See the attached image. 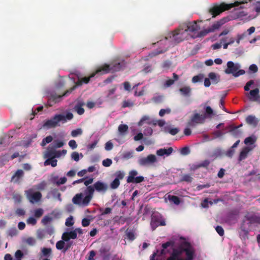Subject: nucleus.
<instances>
[{
    "instance_id": "nucleus-40",
    "label": "nucleus",
    "mask_w": 260,
    "mask_h": 260,
    "mask_svg": "<svg viewBox=\"0 0 260 260\" xmlns=\"http://www.w3.org/2000/svg\"><path fill=\"white\" fill-rule=\"evenodd\" d=\"M41 252L43 256H47L51 254L52 250L50 248L44 247L42 249Z\"/></svg>"
},
{
    "instance_id": "nucleus-51",
    "label": "nucleus",
    "mask_w": 260,
    "mask_h": 260,
    "mask_svg": "<svg viewBox=\"0 0 260 260\" xmlns=\"http://www.w3.org/2000/svg\"><path fill=\"white\" fill-rule=\"evenodd\" d=\"M150 118L148 116H144L138 122L139 126H142L145 121H150Z\"/></svg>"
},
{
    "instance_id": "nucleus-3",
    "label": "nucleus",
    "mask_w": 260,
    "mask_h": 260,
    "mask_svg": "<svg viewBox=\"0 0 260 260\" xmlns=\"http://www.w3.org/2000/svg\"><path fill=\"white\" fill-rule=\"evenodd\" d=\"M92 185L86 187L83 192L77 193L72 199V202L81 207L87 206L92 199L94 193Z\"/></svg>"
},
{
    "instance_id": "nucleus-17",
    "label": "nucleus",
    "mask_w": 260,
    "mask_h": 260,
    "mask_svg": "<svg viewBox=\"0 0 260 260\" xmlns=\"http://www.w3.org/2000/svg\"><path fill=\"white\" fill-rule=\"evenodd\" d=\"M245 218L250 224L255 223L260 224V215L248 213L245 216Z\"/></svg>"
},
{
    "instance_id": "nucleus-43",
    "label": "nucleus",
    "mask_w": 260,
    "mask_h": 260,
    "mask_svg": "<svg viewBox=\"0 0 260 260\" xmlns=\"http://www.w3.org/2000/svg\"><path fill=\"white\" fill-rule=\"evenodd\" d=\"M120 185V181L118 179H114L111 183L110 187L112 189H116Z\"/></svg>"
},
{
    "instance_id": "nucleus-62",
    "label": "nucleus",
    "mask_w": 260,
    "mask_h": 260,
    "mask_svg": "<svg viewBox=\"0 0 260 260\" xmlns=\"http://www.w3.org/2000/svg\"><path fill=\"white\" fill-rule=\"evenodd\" d=\"M235 153V150L234 149L231 147L225 153L226 156L232 157L234 154Z\"/></svg>"
},
{
    "instance_id": "nucleus-15",
    "label": "nucleus",
    "mask_w": 260,
    "mask_h": 260,
    "mask_svg": "<svg viewBox=\"0 0 260 260\" xmlns=\"http://www.w3.org/2000/svg\"><path fill=\"white\" fill-rule=\"evenodd\" d=\"M94 191L96 190L97 192L105 193L108 189V185L107 183L102 182L101 181H98L95 182L92 185Z\"/></svg>"
},
{
    "instance_id": "nucleus-21",
    "label": "nucleus",
    "mask_w": 260,
    "mask_h": 260,
    "mask_svg": "<svg viewBox=\"0 0 260 260\" xmlns=\"http://www.w3.org/2000/svg\"><path fill=\"white\" fill-rule=\"evenodd\" d=\"M173 151V149L172 147H169L168 149L161 148L157 150L156 154L160 156H162L164 155L168 156L172 153Z\"/></svg>"
},
{
    "instance_id": "nucleus-28",
    "label": "nucleus",
    "mask_w": 260,
    "mask_h": 260,
    "mask_svg": "<svg viewBox=\"0 0 260 260\" xmlns=\"http://www.w3.org/2000/svg\"><path fill=\"white\" fill-rule=\"evenodd\" d=\"M173 79H169L166 80L165 85L166 87H169L174 83L175 81H177L179 79L178 76L175 73L173 74Z\"/></svg>"
},
{
    "instance_id": "nucleus-12",
    "label": "nucleus",
    "mask_w": 260,
    "mask_h": 260,
    "mask_svg": "<svg viewBox=\"0 0 260 260\" xmlns=\"http://www.w3.org/2000/svg\"><path fill=\"white\" fill-rule=\"evenodd\" d=\"M150 225L152 231H154L159 226L166 225V221L159 215H154L152 216Z\"/></svg>"
},
{
    "instance_id": "nucleus-45",
    "label": "nucleus",
    "mask_w": 260,
    "mask_h": 260,
    "mask_svg": "<svg viewBox=\"0 0 260 260\" xmlns=\"http://www.w3.org/2000/svg\"><path fill=\"white\" fill-rule=\"evenodd\" d=\"M82 132L81 128H77L72 131L71 136L73 137H76L78 135H81L82 134Z\"/></svg>"
},
{
    "instance_id": "nucleus-56",
    "label": "nucleus",
    "mask_w": 260,
    "mask_h": 260,
    "mask_svg": "<svg viewBox=\"0 0 260 260\" xmlns=\"http://www.w3.org/2000/svg\"><path fill=\"white\" fill-rule=\"evenodd\" d=\"M27 224L35 225L37 223V220L33 217H29L26 220Z\"/></svg>"
},
{
    "instance_id": "nucleus-30",
    "label": "nucleus",
    "mask_w": 260,
    "mask_h": 260,
    "mask_svg": "<svg viewBox=\"0 0 260 260\" xmlns=\"http://www.w3.org/2000/svg\"><path fill=\"white\" fill-rule=\"evenodd\" d=\"M168 199L170 202L176 205H178L180 203L179 198L176 196L169 194L168 196Z\"/></svg>"
},
{
    "instance_id": "nucleus-36",
    "label": "nucleus",
    "mask_w": 260,
    "mask_h": 260,
    "mask_svg": "<svg viewBox=\"0 0 260 260\" xmlns=\"http://www.w3.org/2000/svg\"><path fill=\"white\" fill-rule=\"evenodd\" d=\"M45 156L49 159L55 158V150L54 149H48L45 154Z\"/></svg>"
},
{
    "instance_id": "nucleus-13",
    "label": "nucleus",
    "mask_w": 260,
    "mask_h": 260,
    "mask_svg": "<svg viewBox=\"0 0 260 260\" xmlns=\"http://www.w3.org/2000/svg\"><path fill=\"white\" fill-rule=\"evenodd\" d=\"M157 161L156 157L154 154H149L147 157L140 158L138 162L140 166H146L151 165Z\"/></svg>"
},
{
    "instance_id": "nucleus-29",
    "label": "nucleus",
    "mask_w": 260,
    "mask_h": 260,
    "mask_svg": "<svg viewBox=\"0 0 260 260\" xmlns=\"http://www.w3.org/2000/svg\"><path fill=\"white\" fill-rule=\"evenodd\" d=\"M193 178L191 175L188 174H183L180 178L181 182L190 183L192 181Z\"/></svg>"
},
{
    "instance_id": "nucleus-23",
    "label": "nucleus",
    "mask_w": 260,
    "mask_h": 260,
    "mask_svg": "<svg viewBox=\"0 0 260 260\" xmlns=\"http://www.w3.org/2000/svg\"><path fill=\"white\" fill-rule=\"evenodd\" d=\"M245 120L247 124L251 125L254 127H256L257 126L258 122V119L253 115H248L246 118Z\"/></svg>"
},
{
    "instance_id": "nucleus-27",
    "label": "nucleus",
    "mask_w": 260,
    "mask_h": 260,
    "mask_svg": "<svg viewBox=\"0 0 260 260\" xmlns=\"http://www.w3.org/2000/svg\"><path fill=\"white\" fill-rule=\"evenodd\" d=\"M223 23L224 22H223L222 20L216 22V23H214L210 27H209V31H210L211 32L215 31L216 30L218 29Z\"/></svg>"
},
{
    "instance_id": "nucleus-57",
    "label": "nucleus",
    "mask_w": 260,
    "mask_h": 260,
    "mask_svg": "<svg viewBox=\"0 0 260 260\" xmlns=\"http://www.w3.org/2000/svg\"><path fill=\"white\" fill-rule=\"evenodd\" d=\"M113 148V143L110 142L108 141L105 144V149L107 151H110L112 150Z\"/></svg>"
},
{
    "instance_id": "nucleus-20",
    "label": "nucleus",
    "mask_w": 260,
    "mask_h": 260,
    "mask_svg": "<svg viewBox=\"0 0 260 260\" xmlns=\"http://www.w3.org/2000/svg\"><path fill=\"white\" fill-rule=\"evenodd\" d=\"M259 89L257 88L250 90L249 93V95L248 96L249 100L251 101H257L259 98Z\"/></svg>"
},
{
    "instance_id": "nucleus-52",
    "label": "nucleus",
    "mask_w": 260,
    "mask_h": 260,
    "mask_svg": "<svg viewBox=\"0 0 260 260\" xmlns=\"http://www.w3.org/2000/svg\"><path fill=\"white\" fill-rule=\"evenodd\" d=\"M112 164V161L110 158H106L103 160L102 165L106 167H109Z\"/></svg>"
},
{
    "instance_id": "nucleus-38",
    "label": "nucleus",
    "mask_w": 260,
    "mask_h": 260,
    "mask_svg": "<svg viewBox=\"0 0 260 260\" xmlns=\"http://www.w3.org/2000/svg\"><path fill=\"white\" fill-rule=\"evenodd\" d=\"M65 241L62 240L58 241L56 243V248L58 250H63L65 246Z\"/></svg>"
},
{
    "instance_id": "nucleus-1",
    "label": "nucleus",
    "mask_w": 260,
    "mask_h": 260,
    "mask_svg": "<svg viewBox=\"0 0 260 260\" xmlns=\"http://www.w3.org/2000/svg\"><path fill=\"white\" fill-rule=\"evenodd\" d=\"M108 72V67H105L103 69L98 68L94 73H92L89 76L84 77L81 79H79L78 81L76 83L75 85L73 87H71L70 89L67 90L65 91L62 95H56V94H51L49 97L47 105L49 107L52 106L54 104L59 102L61 101V99L62 96H65L68 95L69 94L71 93L75 89L76 86H79L82 85L83 83L87 84L89 83L90 79L93 77L96 74H107Z\"/></svg>"
},
{
    "instance_id": "nucleus-44",
    "label": "nucleus",
    "mask_w": 260,
    "mask_h": 260,
    "mask_svg": "<svg viewBox=\"0 0 260 260\" xmlns=\"http://www.w3.org/2000/svg\"><path fill=\"white\" fill-rule=\"evenodd\" d=\"M13 199L15 203H20L22 201V196L18 193L13 194Z\"/></svg>"
},
{
    "instance_id": "nucleus-5",
    "label": "nucleus",
    "mask_w": 260,
    "mask_h": 260,
    "mask_svg": "<svg viewBox=\"0 0 260 260\" xmlns=\"http://www.w3.org/2000/svg\"><path fill=\"white\" fill-rule=\"evenodd\" d=\"M238 5V2L229 4L224 3H222L220 4H214L213 7L209 9V12L212 15V17H215L224 11L229 10Z\"/></svg>"
},
{
    "instance_id": "nucleus-4",
    "label": "nucleus",
    "mask_w": 260,
    "mask_h": 260,
    "mask_svg": "<svg viewBox=\"0 0 260 260\" xmlns=\"http://www.w3.org/2000/svg\"><path fill=\"white\" fill-rule=\"evenodd\" d=\"M73 117V114L71 112H68L65 115L61 114H55L51 118L45 122L44 126L48 128L59 126L60 122L64 123L68 120L72 119Z\"/></svg>"
},
{
    "instance_id": "nucleus-10",
    "label": "nucleus",
    "mask_w": 260,
    "mask_h": 260,
    "mask_svg": "<svg viewBox=\"0 0 260 260\" xmlns=\"http://www.w3.org/2000/svg\"><path fill=\"white\" fill-rule=\"evenodd\" d=\"M25 195L29 202L32 204H34L40 201L42 197L40 192H34L32 188H30L25 190Z\"/></svg>"
},
{
    "instance_id": "nucleus-14",
    "label": "nucleus",
    "mask_w": 260,
    "mask_h": 260,
    "mask_svg": "<svg viewBox=\"0 0 260 260\" xmlns=\"http://www.w3.org/2000/svg\"><path fill=\"white\" fill-rule=\"evenodd\" d=\"M137 175L138 172L137 171L132 170L130 171L129 173V176L127 178V182L139 183L143 182L144 180V178L142 176L135 177Z\"/></svg>"
},
{
    "instance_id": "nucleus-54",
    "label": "nucleus",
    "mask_w": 260,
    "mask_h": 260,
    "mask_svg": "<svg viewBox=\"0 0 260 260\" xmlns=\"http://www.w3.org/2000/svg\"><path fill=\"white\" fill-rule=\"evenodd\" d=\"M53 144L54 148H57L62 147L64 143L62 141L56 140L54 141Z\"/></svg>"
},
{
    "instance_id": "nucleus-34",
    "label": "nucleus",
    "mask_w": 260,
    "mask_h": 260,
    "mask_svg": "<svg viewBox=\"0 0 260 260\" xmlns=\"http://www.w3.org/2000/svg\"><path fill=\"white\" fill-rule=\"evenodd\" d=\"M210 32H211V31H209V28H208L207 29H205L203 30L199 31L197 35L193 37V38H196L204 37Z\"/></svg>"
},
{
    "instance_id": "nucleus-39",
    "label": "nucleus",
    "mask_w": 260,
    "mask_h": 260,
    "mask_svg": "<svg viewBox=\"0 0 260 260\" xmlns=\"http://www.w3.org/2000/svg\"><path fill=\"white\" fill-rule=\"evenodd\" d=\"M34 213L35 217L39 218L43 215L44 211L42 208H38L34 210Z\"/></svg>"
},
{
    "instance_id": "nucleus-41",
    "label": "nucleus",
    "mask_w": 260,
    "mask_h": 260,
    "mask_svg": "<svg viewBox=\"0 0 260 260\" xmlns=\"http://www.w3.org/2000/svg\"><path fill=\"white\" fill-rule=\"evenodd\" d=\"M124 173L123 171H118L115 172V179H118L119 181L120 180H122L124 177Z\"/></svg>"
},
{
    "instance_id": "nucleus-6",
    "label": "nucleus",
    "mask_w": 260,
    "mask_h": 260,
    "mask_svg": "<svg viewBox=\"0 0 260 260\" xmlns=\"http://www.w3.org/2000/svg\"><path fill=\"white\" fill-rule=\"evenodd\" d=\"M205 113L200 114L199 113L194 114L191 118L196 124H203L206 119H210L213 116L215 115L214 111L209 106L204 107Z\"/></svg>"
},
{
    "instance_id": "nucleus-25",
    "label": "nucleus",
    "mask_w": 260,
    "mask_h": 260,
    "mask_svg": "<svg viewBox=\"0 0 260 260\" xmlns=\"http://www.w3.org/2000/svg\"><path fill=\"white\" fill-rule=\"evenodd\" d=\"M210 80L212 81L213 84H217L220 81V76L214 72H210L208 74Z\"/></svg>"
},
{
    "instance_id": "nucleus-9",
    "label": "nucleus",
    "mask_w": 260,
    "mask_h": 260,
    "mask_svg": "<svg viewBox=\"0 0 260 260\" xmlns=\"http://www.w3.org/2000/svg\"><path fill=\"white\" fill-rule=\"evenodd\" d=\"M198 22H202V20L186 22L180 25L186 33L188 31L196 33L200 29V26L197 24Z\"/></svg>"
},
{
    "instance_id": "nucleus-33",
    "label": "nucleus",
    "mask_w": 260,
    "mask_h": 260,
    "mask_svg": "<svg viewBox=\"0 0 260 260\" xmlns=\"http://www.w3.org/2000/svg\"><path fill=\"white\" fill-rule=\"evenodd\" d=\"M204 78V75L202 74H200L198 75L194 76L192 77L191 81L193 83H197L203 81Z\"/></svg>"
},
{
    "instance_id": "nucleus-63",
    "label": "nucleus",
    "mask_w": 260,
    "mask_h": 260,
    "mask_svg": "<svg viewBox=\"0 0 260 260\" xmlns=\"http://www.w3.org/2000/svg\"><path fill=\"white\" fill-rule=\"evenodd\" d=\"M190 153V150L188 147H184L181 150V153L182 155H186Z\"/></svg>"
},
{
    "instance_id": "nucleus-42",
    "label": "nucleus",
    "mask_w": 260,
    "mask_h": 260,
    "mask_svg": "<svg viewBox=\"0 0 260 260\" xmlns=\"http://www.w3.org/2000/svg\"><path fill=\"white\" fill-rule=\"evenodd\" d=\"M126 236L127 239L131 241H133L135 239V233L133 231H126Z\"/></svg>"
},
{
    "instance_id": "nucleus-35",
    "label": "nucleus",
    "mask_w": 260,
    "mask_h": 260,
    "mask_svg": "<svg viewBox=\"0 0 260 260\" xmlns=\"http://www.w3.org/2000/svg\"><path fill=\"white\" fill-rule=\"evenodd\" d=\"M128 129V127L126 124H120L118 126V131L122 135H124Z\"/></svg>"
},
{
    "instance_id": "nucleus-18",
    "label": "nucleus",
    "mask_w": 260,
    "mask_h": 260,
    "mask_svg": "<svg viewBox=\"0 0 260 260\" xmlns=\"http://www.w3.org/2000/svg\"><path fill=\"white\" fill-rule=\"evenodd\" d=\"M77 238V234L74 230L69 232H64L61 236V239L66 242L69 241L70 239H75Z\"/></svg>"
},
{
    "instance_id": "nucleus-32",
    "label": "nucleus",
    "mask_w": 260,
    "mask_h": 260,
    "mask_svg": "<svg viewBox=\"0 0 260 260\" xmlns=\"http://www.w3.org/2000/svg\"><path fill=\"white\" fill-rule=\"evenodd\" d=\"M256 138L255 136H250L245 138L244 140V143L246 145H252L256 142Z\"/></svg>"
},
{
    "instance_id": "nucleus-19",
    "label": "nucleus",
    "mask_w": 260,
    "mask_h": 260,
    "mask_svg": "<svg viewBox=\"0 0 260 260\" xmlns=\"http://www.w3.org/2000/svg\"><path fill=\"white\" fill-rule=\"evenodd\" d=\"M165 133H169L172 136H175L179 131L178 128H173L171 125H167L165 126L161 129Z\"/></svg>"
},
{
    "instance_id": "nucleus-47",
    "label": "nucleus",
    "mask_w": 260,
    "mask_h": 260,
    "mask_svg": "<svg viewBox=\"0 0 260 260\" xmlns=\"http://www.w3.org/2000/svg\"><path fill=\"white\" fill-rule=\"evenodd\" d=\"M26 243L30 246H34L36 243V240L35 238L28 237L26 239Z\"/></svg>"
},
{
    "instance_id": "nucleus-49",
    "label": "nucleus",
    "mask_w": 260,
    "mask_h": 260,
    "mask_svg": "<svg viewBox=\"0 0 260 260\" xmlns=\"http://www.w3.org/2000/svg\"><path fill=\"white\" fill-rule=\"evenodd\" d=\"M9 159L6 155L0 157V166H4L6 162L9 161Z\"/></svg>"
},
{
    "instance_id": "nucleus-7",
    "label": "nucleus",
    "mask_w": 260,
    "mask_h": 260,
    "mask_svg": "<svg viewBox=\"0 0 260 260\" xmlns=\"http://www.w3.org/2000/svg\"><path fill=\"white\" fill-rule=\"evenodd\" d=\"M227 68L224 72L227 74H232L234 77H238L245 73L244 70H240V65L239 63H235L232 61H229L226 64Z\"/></svg>"
},
{
    "instance_id": "nucleus-26",
    "label": "nucleus",
    "mask_w": 260,
    "mask_h": 260,
    "mask_svg": "<svg viewBox=\"0 0 260 260\" xmlns=\"http://www.w3.org/2000/svg\"><path fill=\"white\" fill-rule=\"evenodd\" d=\"M84 105L83 102H78L75 106V110L79 115H82L84 113V109L83 106Z\"/></svg>"
},
{
    "instance_id": "nucleus-24",
    "label": "nucleus",
    "mask_w": 260,
    "mask_h": 260,
    "mask_svg": "<svg viewBox=\"0 0 260 260\" xmlns=\"http://www.w3.org/2000/svg\"><path fill=\"white\" fill-rule=\"evenodd\" d=\"M251 150V149H250L248 147H245L242 149L240 153L238 160L239 161H241L243 159H245L248 153V152Z\"/></svg>"
},
{
    "instance_id": "nucleus-50",
    "label": "nucleus",
    "mask_w": 260,
    "mask_h": 260,
    "mask_svg": "<svg viewBox=\"0 0 260 260\" xmlns=\"http://www.w3.org/2000/svg\"><path fill=\"white\" fill-rule=\"evenodd\" d=\"M74 222L73 221V218L72 216L67 218L65 222V224L67 226H71L74 224Z\"/></svg>"
},
{
    "instance_id": "nucleus-22",
    "label": "nucleus",
    "mask_w": 260,
    "mask_h": 260,
    "mask_svg": "<svg viewBox=\"0 0 260 260\" xmlns=\"http://www.w3.org/2000/svg\"><path fill=\"white\" fill-rule=\"evenodd\" d=\"M239 126H230L229 132L236 138L240 137L242 134V131L239 129Z\"/></svg>"
},
{
    "instance_id": "nucleus-2",
    "label": "nucleus",
    "mask_w": 260,
    "mask_h": 260,
    "mask_svg": "<svg viewBox=\"0 0 260 260\" xmlns=\"http://www.w3.org/2000/svg\"><path fill=\"white\" fill-rule=\"evenodd\" d=\"M195 249L188 242H184L178 248H173L167 260H193Z\"/></svg>"
},
{
    "instance_id": "nucleus-46",
    "label": "nucleus",
    "mask_w": 260,
    "mask_h": 260,
    "mask_svg": "<svg viewBox=\"0 0 260 260\" xmlns=\"http://www.w3.org/2000/svg\"><path fill=\"white\" fill-rule=\"evenodd\" d=\"M134 103L132 102L131 100L124 101L122 103V107L123 108L126 107H131L134 106Z\"/></svg>"
},
{
    "instance_id": "nucleus-16",
    "label": "nucleus",
    "mask_w": 260,
    "mask_h": 260,
    "mask_svg": "<svg viewBox=\"0 0 260 260\" xmlns=\"http://www.w3.org/2000/svg\"><path fill=\"white\" fill-rule=\"evenodd\" d=\"M24 175V173L22 170L19 169L17 170L12 176L11 182L14 183H20V180L23 177Z\"/></svg>"
},
{
    "instance_id": "nucleus-58",
    "label": "nucleus",
    "mask_w": 260,
    "mask_h": 260,
    "mask_svg": "<svg viewBox=\"0 0 260 260\" xmlns=\"http://www.w3.org/2000/svg\"><path fill=\"white\" fill-rule=\"evenodd\" d=\"M174 242L172 241H169L162 244L161 247H162L163 249H167L168 247L170 246H173L174 245Z\"/></svg>"
},
{
    "instance_id": "nucleus-55",
    "label": "nucleus",
    "mask_w": 260,
    "mask_h": 260,
    "mask_svg": "<svg viewBox=\"0 0 260 260\" xmlns=\"http://www.w3.org/2000/svg\"><path fill=\"white\" fill-rule=\"evenodd\" d=\"M133 157L132 152H125L122 155V158L123 159H127Z\"/></svg>"
},
{
    "instance_id": "nucleus-53",
    "label": "nucleus",
    "mask_w": 260,
    "mask_h": 260,
    "mask_svg": "<svg viewBox=\"0 0 260 260\" xmlns=\"http://www.w3.org/2000/svg\"><path fill=\"white\" fill-rule=\"evenodd\" d=\"M215 230L219 236H222L224 235V231L221 226H220V225L217 226L215 228Z\"/></svg>"
},
{
    "instance_id": "nucleus-37",
    "label": "nucleus",
    "mask_w": 260,
    "mask_h": 260,
    "mask_svg": "<svg viewBox=\"0 0 260 260\" xmlns=\"http://www.w3.org/2000/svg\"><path fill=\"white\" fill-rule=\"evenodd\" d=\"M53 140V137L51 136H47L43 139L41 142V145L43 147L45 146L47 144L51 142Z\"/></svg>"
},
{
    "instance_id": "nucleus-59",
    "label": "nucleus",
    "mask_w": 260,
    "mask_h": 260,
    "mask_svg": "<svg viewBox=\"0 0 260 260\" xmlns=\"http://www.w3.org/2000/svg\"><path fill=\"white\" fill-rule=\"evenodd\" d=\"M69 145L72 149H76L78 146L76 141L74 140H70L69 142Z\"/></svg>"
},
{
    "instance_id": "nucleus-61",
    "label": "nucleus",
    "mask_w": 260,
    "mask_h": 260,
    "mask_svg": "<svg viewBox=\"0 0 260 260\" xmlns=\"http://www.w3.org/2000/svg\"><path fill=\"white\" fill-rule=\"evenodd\" d=\"M210 164V161L209 160L206 159V160H204L202 162L200 163L199 167H200L201 168H202V167L207 168Z\"/></svg>"
},
{
    "instance_id": "nucleus-60",
    "label": "nucleus",
    "mask_w": 260,
    "mask_h": 260,
    "mask_svg": "<svg viewBox=\"0 0 260 260\" xmlns=\"http://www.w3.org/2000/svg\"><path fill=\"white\" fill-rule=\"evenodd\" d=\"M52 218L49 216H45L42 219V223L44 224H47L49 222L51 221Z\"/></svg>"
},
{
    "instance_id": "nucleus-11",
    "label": "nucleus",
    "mask_w": 260,
    "mask_h": 260,
    "mask_svg": "<svg viewBox=\"0 0 260 260\" xmlns=\"http://www.w3.org/2000/svg\"><path fill=\"white\" fill-rule=\"evenodd\" d=\"M125 66V62L123 60L121 62H115L111 64H105L104 65L101 66L100 67V69H103L105 67H108V72L107 73H109L110 72H118L121 70L123 67Z\"/></svg>"
},
{
    "instance_id": "nucleus-48",
    "label": "nucleus",
    "mask_w": 260,
    "mask_h": 260,
    "mask_svg": "<svg viewBox=\"0 0 260 260\" xmlns=\"http://www.w3.org/2000/svg\"><path fill=\"white\" fill-rule=\"evenodd\" d=\"M46 186V183L45 181H43L40 183L36 185V188L37 189L43 190L45 189V187Z\"/></svg>"
},
{
    "instance_id": "nucleus-31",
    "label": "nucleus",
    "mask_w": 260,
    "mask_h": 260,
    "mask_svg": "<svg viewBox=\"0 0 260 260\" xmlns=\"http://www.w3.org/2000/svg\"><path fill=\"white\" fill-rule=\"evenodd\" d=\"M179 91L183 95L189 96L191 92V88L189 86H184L180 88Z\"/></svg>"
},
{
    "instance_id": "nucleus-64",
    "label": "nucleus",
    "mask_w": 260,
    "mask_h": 260,
    "mask_svg": "<svg viewBox=\"0 0 260 260\" xmlns=\"http://www.w3.org/2000/svg\"><path fill=\"white\" fill-rule=\"evenodd\" d=\"M96 253L94 250L90 251L87 257V260H94V257L95 256Z\"/></svg>"
},
{
    "instance_id": "nucleus-8",
    "label": "nucleus",
    "mask_w": 260,
    "mask_h": 260,
    "mask_svg": "<svg viewBox=\"0 0 260 260\" xmlns=\"http://www.w3.org/2000/svg\"><path fill=\"white\" fill-rule=\"evenodd\" d=\"M181 25L171 33L168 37L172 39L174 44H178L185 40L187 36V34L184 29L182 28Z\"/></svg>"
}]
</instances>
